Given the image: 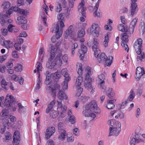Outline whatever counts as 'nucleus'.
<instances>
[{"instance_id": "79ce46f5", "label": "nucleus", "mask_w": 145, "mask_h": 145, "mask_svg": "<svg viewBox=\"0 0 145 145\" xmlns=\"http://www.w3.org/2000/svg\"><path fill=\"white\" fill-rule=\"evenodd\" d=\"M62 109H63V110L62 112H61L60 116L63 118L65 116V111L67 109V107L66 106H64Z\"/></svg>"}, {"instance_id": "2eb2a0df", "label": "nucleus", "mask_w": 145, "mask_h": 145, "mask_svg": "<svg viewBox=\"0 0 145 145\" xmlns=\"http://www.w3.org/2000/svg\"><path fill=\"white\" fill-rule=\"evenodd\" d=\"M91 79L90 78H85V79L84 82V86L87 89L91 88Z\"/></svg>"}, {"instance_id": "f8f14e48", "label": "nucleus", "mask_w": 145, "mask_h": 145, "mask_svg": "<svg viewBox=\"0 0 145 145\" xmlns=\"http://www.w3.org/2000/svg\"><path fill=\"white\" fill-rule=\"evenodd\" d=\"M20 9L18 8V7H12L8 9V10L7 12V15H4L3 17H8L9 16H10V15L12 13L13 11L16 12L17 11L18 12Z\"/></svg>"}, {"instance_id": "b1692460", "label": "nucleus", "mask_w": 145, "mask_h": 145, "mask_svg": "<svg viewBox=\"0 0 145 145\" xmlns=\"http://www.w3.org/2000/svg\"><path fill=\"white\" fill-rule=\"evenodd\" d=\"M99 0L98 1V2L96 3L95 6L94 7V9L95 10L94 12V14L95 16H97L98 17H100V14L99 12H97V10H98V8L99 6Z\"/></svg>"}, {"instance_id": "dca6fc26", "label": "nucleus", "mask_w": 145, "mask_h": 145, "mask_svg": "<svg viewBox=\"0 0 145 145\" xmlns=\"http://www.w3.org/2000/svg\"><path fill=\"white\" fill-rule=\"evenodd\" d=\"M110 131V134L109 136L112 135H115L117 136L120 132H118V130L117 129L114 127H110L109 129Z\"/></svg>"}, {"instance_id": "f257e3e1", "label": "nucleus", "mask_w": 145, "mask_h": 145, "mask_svg": "<svg viewBox=\"0 0 145 145\" xmlns=\"http://www.w3.org/2000/svg\"><path fill=\"white\" fill-rule=\"evenodd\" d=\"M56 52L54 47H52L50 51V57L48 62L46 63V66L48 68L52 69L56 65H61L62 64V61L60 58L62 55L59 54L57 55L56 58L54 59Z\"/></svg>"}, {"instance_id": "052dcab7", "label": "nucleus", "mask_w": 145, "mask_h": 145, "mask_svg": "<svg viewBox=\"0 0 145 145\" xmlns=\"http://www.w3.org/2000/svg\"><path fill=\"white\" fill-rule=\"evenodd\" d=\"M119 30L122 32H124L125 30V28L124 25L120 24L119 27Z\"/></svg>"}, {"instance_id": "473e14b6", "label": "nucleus", "mask_w": 145, "mask_h": 145, "mask_svg": "<svg viewBox=\"0 0 145 145\" xmlns=\"http://www.w3.org/2000/svg\"><path fill=\"white\" fill-rule=\"evenodd\" d=\"M72 35V31L71 27H69L68 29L66 31L65 34V38L67 37L68 36L71 37Z\"/></svg>"}, {"instance_id": "9d476101", "label": "nucleus", "mask_w": 145, "mask_h": 145, "mask_svg": "<svg viewBox=\"0 0 145 145\" xmlns=\"http://www.w3.org/2000/svg\"><path fill=\"white\" fill-rule=\"evenodd\" d=\"M136 73V78H138L137 80H139L142 76L145 74V72L143 68L142 69L141 67H139L137 68Z\"/></svg>"}, {"instance_id": "1a4fd4ad", "label": "nucleus", "mask_w": 145, "mask_h": 145, "mask_svg": "<svg viewBox=\"0 0 145 145\" xmlns=\"http://www.w3.org/2000/svg\"><path fill=\"white\" fill-rule=\"evenodd\" d=\"M110 125L115 128L117 129L118 130V132H120L121 130V124L118 121H115L113 120H111L110 121Z\"/></svg>"}, {"instance_id": "aec40b11", "label": "nucleus", "mask_w": 145, "mask_h": 145, "mask_svg": "<svg viewBox=\"0 0 145 145\" xmlns=\"http://www.w3.org/2000/svg\"><path fill=\"white\" fill-rule=\"evenodd\" d=\"M58 98L60 100L63 99H67V96L65 94L63 91L60 90L59 91L58 93Z\"/></svg>"}, {"instance_id": "4c0bfd02", "label": "nucleus", "mask_w": 145, "mask_h": 145, "mask_svg": "<svg viewBox=\"0 0 145 145\" xmlns=\"http://www.w3.org/2000/svg\"><path fill=\"white\" fill-rule=\"evenodd\" d=\"M107 57L104 53H102L100 56V59L101 60H99V62H101V61H104Z\"/></svg>"}, {"instance_id": "338daca9", "label": "nucleus", "mask_w": 145, "mask_h": 145, "mask_svg": "<svg viewBox=\"0 0 145 145\" xmlns=\"http://www.w3.org/2000/svg\"><path fill=\"white\" fill-rule=\"evenodd\" d=\"M12 57L14 58H18V56L17 54V52L16 51L14 50L12 52Z\"/></svg>"}, {"instance_id": "a19ab883", "label": "nucleus", "mask_w": 145, "mask_h": 145, "mask_svg": "<svg viewBox=\"0 0 145 145\" xmlns=\"http://www.w3.org/2000/svg\"><path fill=\"white\" fill-rule=\"evenodd\" d=\"M109 41V37L108 35H106L105 37V39L103 45L105 47H106L108 45V42Z\"/></svg>"}, {"instance_id": "9b49d317", "label": "nucleus", "mask_w": 145, "mask_h": 145, "mask_svg": "<svg viewBox=\"0 0 145 145\" xmlns=\"http://www.w3.org/2000/svg\"><path fill=\"white\" fill-rule=\"evenodd\" d=\"M5 15H7V12L5 14H4L3 16H1V14H0V21H1V23L2 26H3L4 24H5L7 22L9 23H11L12 22V20L10 19H7V18L9 17V16L8 17H3V16Z\"/></svg>"}, {"instance_id": "a878e982", "label": "nucleus", "mask_w": 145, "mask_h": 145, "mask_svg": "<svg viewBox=\"0 0 145 145\" xmlns=\"http://www.w3.org/2000/svg\"><path fill=\"white\" fill-rule=\"evenodd\" d=\"M59 114V112L57 111L52 110L50 112V117L53 119L56 118Z\"/></svg>"}, {"instance_id": "603ef678", "label": "nucleus", "mask_w": 145, "mask_h": 145, "mask_svg": "<svg viewBox=\"0 0 145 145\" xmlns=\"http://www.w3.org/2000/svg\"><path fill=\"white\" fill-rule=\"evenodd\" d=\"M54 76L56 79H59L60 78L61 76V75L60 74V72L57 71L54 74Z\"/></svg>"}, {"instance_id": "f3484780", "label": "nucleus", "mask_w": 145, "mask_h": 145, "mask_svg": "<svg viewBox=\"0 0 145 145\" xmlns=\"http://www.w3.org/2000/svg\"><path fill=\"white\" fill-rule=\"evenodd\" d=\"M116 100L114 99L112 100H108L107 101L108 104L106 107L108 109H112L114 107L115 105L113 103L116 101Z\"/></svg>"}, {"instance_id": "4d7b16f0", "label": "nucleus", "mask_w": 145, "mask_h": 145, "mask_svg": "<svg viewBox=\"0 0 145 145\" xmlns=\"http://www.w3.org/2000/svg\"><path fill=\"white\" fill-rule=\"evenodd\" d=\"M15 26L11 24H9L8 27V29L9 31L12 32L13 29L14 28Z\"/></svg>"}, {"instance_id": "3c124183", "label": "nucleus", "mask_w": 145, "mask_h": 145, "mask_svg": "<svg viewBox=\"0 0 145 145\" xmlns=\"http://www.w3.org/2000/svg\"><path fill=\"white\" fill-rule=\"evenodd\" d=\"M9 106H7L6 107L8 108V109H9L11 111H14L16 110V107L13 106L14 105H11Z\"/></svg>"}, {"instance_id": "6e6552de", "label": "nucleus", "mask_w": 145, "mask_h": 145, "mask_svg": "<svg viewBox=\"0 0 145 145\" xmlns=\"http://www.w3.org/2000/svg\"><path fill=\"white\" fill-rule=\"evenodd\" d=\"M20 134L18 131H16L13 136V143L14 145H18L19 143L20 137Z\"/></svg>"}, {"instance_id": "c9c22d12", "label": "nucleus", "mask_w": 145, "mask_h": 145, "mask_svg": "<svg viewBox=\"0 0 145 145\" xmlns=\"http://www.w3.org/2000/svg\"><path fill=\"white\" fill-rule=\"evenodd\" d=\"M98 77L100 81H101L100 82V83L101 86V84L104 83L105 82L104 80L105 79V77L104 74H101L98 76Z\"/></svg>"}, {"instance_id": "09e8293b", "label": "nucleus", "mask_w": 145, "mask_h": 145, "mask_svg": "<svg viewBox=\"0 0 145 145\" xmlns=\"http://www.w3.org/2000/svg\"><path fill=\"white\" fill-rule=\"evenodd\" d=\"M46 82L47 81L51 79V74L48 71H47L46 72Z\"/></svg>"}, {"instance_id": "774afa93", "label": "nucleus", "mask_w": 145, "mask_h": 145, "mask_svg": "<svg viewBox=\"0 0 145 145\" xmlns=\"http://www.w3.org/2000/svg\"><path fill=\"white\" fill-rule=\"evenodd\" d=\"M74 137L71 136L67 137V140L68 142H72L74 141Z\"/></svg>"}, {"instance_id": "49530a36", "label": "nucleus", "mask_w": 145, "mask_h": 145, "mask_svg": "<svg viewBox=\"0 0 145 145\" xmlns=\"http://www.w3.org/2000/svg\"><path fill=\"white\" fill-rule=\"evenodd\" d=\"M82 65L81 64H79V68L78 69V73L79 74V76H82Z\"/></svg>"}, {"instance_id": "0e129e2a", "label": "nucleus", "mask_w": 145, "mask_h": 145, "mask_svg": "<svg viewBox=\"0 0 145 145\" xmlns=\"http://www.w3.org/2000/svg\"><path fill=\"white\" fill-rule=\"evenodd\" d=\"M73 132L74 134L76 136H78L79 131V129L77 128H75L73 129Z\"/></svg>"}, {"instance_id": "a211bd4d", "label": "nucleus", "mask_w": 145, "mask_h": 145, "mask_svg": "<svg viewBox=\"0 0 145 145\" xmlns=\"http://www.w3.org/2000/svg\"><path fill=\"white\" fill-rule=\"evenodd\" d=\"M59 133V135L58 137V139L61 140H64L65 138L66 131L64 130L58 131Z\"/></svg>"}, {"instance_id": "39448f33", "label": "nucleus", "mask_w": 145, "mask_h": 145, "mask_svg": "<svg viewBox=\"0 0 145 145\" xmlns=\"http://www.w3.org/2000/svg\"><path fill=\"white\" fill-rule=\"evenodd\" d=\"M100 29L97 25L93 24L90 28V33L94 37H97L99 36Z\"/></svg>"}, {"instance_id": "bf43d9fd", "label": "nucleus", "mask_w": 145, "mask_h": 145, "mask_svg": "<svg viewBox=\"0 0 145 145\" xmlns=\"http://www.w3.org/2000/svg\"><path fill=\"white\" fill-rule=\"evenodd\" d=\"M68 86V83L64 82L62 84V87L63 90H65L67 89Z\"/></svg>"}, {"instance_id": "de8ad7c7", "label": "nucleus", "mask_w": 145, "mask_h": 145, "mask_svg": "<svg viewBox=\"0 0 145 145\" xmlns=\"http://www.w3.org/2000/svg\"><path fill=\"white\" fill-rule=\"evenodd\" d=\"M14 46L17 51H19L21 49V44L18 43H15L14 44Z\"/></svg>"}, {"instance_id": "680f3d73", "label": "nucleus", "mask_w": 145, "mask_h": 145, "mask_svg": "<svg viewBox=\"0 0 145 145\" xmlns=\"http://www.w3.org/2000/svg\"><path fill=\"white\" fill-rule=\"evenodd\" d=\"M75 119L74 116L70 117L69 121L71 124H74L75 123Z\"/></svg>"}, {"instance_id": "864d4df0", "label": "nucleus", "mask_w": 145, "mask_h": 145, "mask_svg": "<svg viewBox=\"0 0 145 145\" xmlns=\"http://www.w3.org/2000/svg\"><path fill=\"white\" fill-rule=\"evenodd\" d=\"M6 140H9L11 138V135L8 132H7L5 134Z\"/></svg>"}, {"instance_id": "4468645a", "label": "nucleus", "mask_w": 145, "mask_h": 145, "mask_svg": "<svg viewBox=\"0 0 145 145\" xmlns=\"http://www.w3.org/2000/svg\"><path fill=\"white\" fill-rule=\"evenodd\" d=\"M8 109L5 108L2 112V114L0 115V119H4L5 118H7L9 116Z\"/></svg>"}, {"instance_id": "2f4dec72", "label": "nucleus", "mask_w": 145, "mask_h": 145, "mask_svg": "<svg viewBox=\"0 0 145 145\" xmlns=\"http://www.w3.org/2000/svg\"><path fill=\"white\" fill-rule=\"evenodd\" d=\"M54 88H51V89H50V90L51 91L52 94L55 96L56 92L55 91L56 90L59 89L60 86L59 84L57 83H56L54 85Z\"/></svg>"}, {"instance_id": "c03bdc74", "label": "nucleus", "mask_w": 145, "mask_h": 145, "mask_svg": "<svg viewBox=\"0 0 145 145\" xmlns=\"http://www.w3.org/2000/svg\"><path fill=\"white\" fill-rule=\"evenodd\" d=\"M78 47V45L76 43H74L72 46V54H74V50L76 48Z\"/></svg>"}, {"instance_id": "0eeeda50", "label": "nucleus", "mask_w": 145, "mask_h": 145, "mask_svg": "<svg viewBox=\"0 0 145 145\" xmlns=\"http://www.w3.org/2000/svg\"><path fill=\"white\" fill-rule=\"evenodd\" d=\"M55 128L54 127H48L46 129L45 138L46 139H49L55 132Z\"/></svg>"}, {"instance_id": "423d86ee", "label": "nucleus", "mask_w": 145, "mask_h": 145, "mask_svg": "<svg viewBox=\"0 0 145 145\" xmlns=\"http://www.w3.org/2000/svg\"><path fill=\"white\" fill-rule=\"evenodd\" d=\"M15 102L14 98L13 96L11 95H9L8 94L5 99L4 102V105L6 107L9 106L11 105H14Z\"/></svg>"}, {"instance_id": "f03ea898", "label": "nucleus", "mask_w": 145, "mask_h": 145, "mask_svg": "<svg viewBox=\"0 0 145 145\" xmlns=\"http://www.w3.org/2000/svg\"><path fill=\"white\" fill-rule=\"evenodd\" d=\"M64 16V13H61L57 17L59 21L52 31V32H54L56 33V35L57 39L61 36L63 30V28L65 26L63 22L65 21Z\"/></svg>"}, {"instance_id": "5701e85b", "label": "nucleus", "mask_w": 145, "mask_h": 145, "mask_svg": "<svg viewBox=\"0 0 145 145\" xmlns=\"http://www.w3.org/2000/svg\"><path fill=\"white\" fill-rule=\"evenodd\" d=\"M16 22L19 24H25L27 22V20L22 17L19 16Z\"/></svg>"}, {"instance_id": "69168bd1", "label": "nucleus", "mask_w": 145, "mask_h": 145, "mask_svg": "<svg viewBox=\"0 0 145 145\" xmlns=\"http://www.w3.org/2000/svg\"><path fill=\"white\" fill-rule=\"evenodd\" d=\"M106 94L110 99H113L115 97L114 93H107Z\"/></svg>"}, {"instance_id": "13d9d810", "label": "nucleus", "mask_w": 145, "mask_h": 145, "mask_svg": "<svg viewBox=\"0 0 145 145\" xmlns=\"http://www.w3.org/2000/svg\"><path fill=\"white\" fill-rule=\"evenodd\" d=\"M139 30L141 34H143L145 31V25H142L139 29Z\"/></svg>"}, {"instance_id": "a18cd8bd", "label": "nucleus", "mask_w": 145, "mask_h": 145, "mask_svg": "<svg viewBox=\"0 0 145 145\" xmlns=\"http://www.w3.org/2000/svg\"><path fill=\"white\" fill-rule=\"evenodd\" d=\"M89 99V97L88 96H82L80 98V100L83 103H85Z\"/></svg>"}, {"instance_id": "5fc2aeb1", "label": "nucleus", "mask_w": 145, "mask_h": 145, "mask_svg": "<svg viewBox=\"0 0 145 145\" xmlns=\"http://www.w3.org/2000/svg\"><path fill=\"white\" fill-rule=\"evenodd\" d=\"M15 70L17 72H21L22 70V65H19L16 67L14 68Z\"/></svg>"}, {"instance_id": "ea45409f", "label": "nucleus", "mask_w": 145, "mask_h": 145, "mask_svg": "<svg viewBox=\"0 0 145 145\" xmlns=\"http://www.w3.org/2000/svg\"><path fill=\"white\" fill-rule=\"evenodd\" d=\"M85 34V32L84 31V29H83L78 31V36L80 37H83Z\"/></svg>"}, {"instance_id": "c756f323", "label": "nucleus", "mask_w": 145, "mask_h": 145, "mask_svg": "<svg viewBox=\"0 0 145 145\" xmlns=\"http://www.w3.org/2000/svg\"><path fill=\"white\" fill-rule=\"evenodd\" d=\"M81 49L79 50V54L83 53L85 54L87 51L88 49L87 47L85 46L83 44H81Z\"/></svg>"}, {"instance_id": "c85d7f7f", "label": "nucleus", "mask_w": 145, "mask_h": 145, "mask_svg": "<svg viewBox=\"0 0 145 145\" xmlns=\"http://www.w3.org/2000/svg\"><path fill=\"white\" fill-rule=\"evenodd\" d=\"M125 33H122L121 34V39L122 41L121 42H124L125 43H126L128 42L129 39L127 35Z\"/></svg>"}, {"instance_id": "58836bf2", "label": "nucleus", "mask_w": 145, "mask_h": 145, "mask_svg": "<svg viewBox=\"0 0 145 145\" xmlns=\"http://www.w3.org/2000/svg\"><path fill=\"white\" fill-rule=\"evenodd\" d=\"M139 56H138L137 57V61H138L139 60L142 61L143 59L145 58V55L144 54V53H141L140 54H138Z\"/></svg>"}, {"instance_id": "7c9ffc66", "label": "nucleus", "mask_w": 145, "mask_h": 145, "mask_svg": "<svg viewBox=\"0 0 145 145\" xmlns=\"http://www.w3.org/2000/svg\"><path fill=\"white\" fill-rule=\"evenodd\" d=\"M83 81V77L81 76H78L76 79V85L78 86H80Z\"/></svg>"}, {"instance_id": "37998d69", "label": "nucleus", "mask_w": 145, "mask_h": 145, "mask_svg": "<svg viewBox=\"0 0 145 145\" xmlns=\"http://www.w3.org/2000/svg\"><path fill=\"white\" fill-rule=\"evenodd\" d=\"M132 29L130 27L128 29H127L126 31H125V32L124 33H125L127 35L128 37H130L131 36V30H132Z\"/></svg>"}, {"instance_id": "72a5a7b5", "label": "nucleus", "mask_w": 145, "mask_h": 145, "mask_svg": "<svg viewBox=\"0 0 145 145\" xmlns=\"http://www.w3.org/2000/svg\"><path fill=\"white\" fill-rule=\"evenodd\" d=\"M10 6V4L9 2L5 1L3 2L2 5V7L4 10H6V9L9 8Z\"/></svg>"}, {"instance_id": "bb28decb", "label": "nucleus", "mask_w": 145, "mask_h": 145, "mask_svg": "<svg viewBox=\"0 0 145 145\" xmlns=\"http://www.w3.org/2000/svg\"><path fill=\"white\" fill-rule=\"evenodd\" d=\"M92 48L94 52V55L96 57H98V55L100 53L99 49L94 46H92Z\"/></svg>"}, {"instance_id": "6ab92c4d", "label": "nucleus", "mask_w": 145, "mask_h": 145, "mask_svg": "<svg viewBox=\"0 0 145 145\" xmlns=\"http://www.w3.org/2000/svg\"><path fill=\"white\" fill-rule=\"evenodd\" d=\"M85 71L86 73V78H90V77L92 73V72L91 71V68L88 66L86 68Z\"/></svg>"}, {"instance_id": "8fccbe9b", "label": "nucleus", "mask_w": 145, "mask_h": 145, "mask_svg": "<svg viewBox=\"0 0 145 145\" xmlns=\"http://www.w3.org/2000/svg\"><path fill=\"white\" fill-rule=\"evenodd\" d=\"M18 13L20 14H23L24 15H27L28 12L27 11H25L24 9H20L18 11Z\"/></svg>"}, {"instance_id": "412c9836", "label": "nucleus", "mask_w": 145, "mask_h": 145, "mask_svg": "<svg viewBox=\"0 0 145 145\" xmlns=\"http://www.w3.org/2000/svg\"><path fill=\"white\" fill-rule=\"evenodd\" d=\"M56 101L54 100L52 101L49 104H48V108H46V113H48L52 108L53 106L55 104Z\"/></svg>"}, {"instance_id": "7ed1b4c3", "label": "nucleus", "mask_w": 145, "mask_h": 145, "mask_svg": "<svg viewBox=\"0 0 145 145\" xmlns=\"http://www.w3.org/2000/svg\"><path fill=\"white\" fill-rule=\"evenodd\" d=\"M86 106L92 112L98 114H99L101 112L100 109L97 106V104L95 101H92Z\"/></svg>"}, {"instance_id": "f704fd0d", "label": "nucleus", "mask_w": 145, "mask_h": 145, "mask_svg": "<svg viewBox=\"0 0 145 145\" xmlns=\"http://www.w3.org/2000/svg\"><path fill=\"white\" fill-rule=\"evenodd\" d=\"M91 112L92 111L89 108H88V107L86 106L85 110L83 111V113L85 116L88 117L89 116Z\"/></svg>"}, {"instance_id": "393cba45", "label": "nucleus", "mask_w": 145, "mask_h": 145, "mask_svg": "<svg viewBox=\"0 0 145 145\" xmlns=\"http://www.w3.org/2000/svg\"><path fill=\"white\" fill-rule=\"evenodd\" d=\"M131 14L133 15L135 13V11L138 10V8L137 7V4L135 3H131Z\"/></svg>"}, {"instance_id": "ddd939ff", "label": "nucleus", "mask_w": 145, "mask_h": 145, "mask_svg": "<svg viewBox=\"0 0 145 145\" xmlns=\"http://www.w3.org/2000/svg\"><path fill=\"white\" fill-rule=\"evenodd\" d=\"M84 5V1L82 0L81 3L78 6V10L81 12L82 16L85 17V8L83 7Z\"/></svg>"}, {"instance_id": "20e7f679", "label": "nucleus", "mask_w": 145, "mask_h": 145, "mask_svg": "<svg viewBox=\"0 0 145 145\" xmlns=\"http://www.w3.org/2000/svg\"><path fill=\"white\" fill-rule=\"evenodd\" d=\"M142 44V40L140 38L138 39L134 44V47L138 54L141 53Z\"/></svg>"}, {"instance_id": "cd10ccee", "label": "nucleus", "mask_w": 145, "mask_h": 145, "mask_svg": "<svg viewBox=\"0 0 145 145\" xmlns=\"http://www.w3.org/2000/svg\"><path fill=\"white\" fill-rule=\"evenodd\" d=\"M138 18H135L131 22L130 25V27L131 29H132V33L133 32L134 28L135 27V26L137 24V22Z\"/></svg>"}, {"instance_id": "e2e57ef3", "label": "nucleus", "mask_w": 145, "mask_h": 145, "mask_svg": "<svg viewBox=\"0 0 145 145\" xmlns=\"http://www.w3.org/2000/svg\"><path fill=\"white\" fill-rule=\"evenodd\" d=\"M58 5L57 6L56 10V11L57 12H60L61 11L62 9L61 4L59 3H58Z\"/></svg>"}, {"instance_id": "e433bc0d", "label": "nucleus", "mask_w": 145, "mask_h": 145, "mask_svg": "<svg viewBox=\"0 0 145 145\" xmlns=\"http://www.w3.org/2000/svg\"><path fill=\"white\" fill-rule=\"evenodd\" d=\"M36 65H37V72L38 73V75H39V77L38 78H39L40 76V71H42V64L39 62H37V64Z\"/></svg>"}, {"instance_id": "6e6d98bb", "label": "nucleus", "mask_w": 145, "mask_h": 145, "mask_svg": "<svg viewBox=\"0 0 145 145\" xmlns=\"http://www.w3.org/2000/svg\"><path fill=\"white\" fill-rule=\"evenodd\" d=\"M121 44L122 46H123V48L125 50L127 51V52L129 51V48L128 46V45L126 43H125L124 42H121Z\"/></svg>"}, {"instance_id": "4be33fe9", "label": "nucleus", "mask_w": 145, "mask_h": 145, "mask_svg": "<svg viewBox=\"0 0 145 145\" xmlns=\"http://www.w3.org/2000/svg\"><path fill=\"white\" fill-rule=\"evenodd\" d=\"M109 58L107 57L104 61H105V66L106 67L107 66H109L111 64L112 61L113 59V57L112 56L109 57Z\"/></svg>"}]
</instances>
